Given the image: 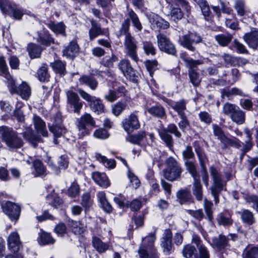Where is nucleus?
<instances>
[{"mask_svg":"<svg viewBox=\"0 0 258 258\" xmlns=\"http://www.w3.org/2000/svg\"><path fill=\"white\" fill-rule=\"evenodd\" d=\"M232 36L231 35H225L223 34L216 36L215 39L218 43L222 46H226L231 41Z\"/></svg>","mask_w":258,"mask_h":258,"instance_id":"49530a36","label":"nucleus"},{"mask_svg":"<svg viewBox=\"0 0 258 258\" xmlns=\"http://www.w3.org/2000/svg\"><path fill=\"white\" fill-rule=\"evenodd\" d=\"M184 165L185 166L186 170L190 174L194 179L200 178V176L197 172L194 162L190 160L185 161L184 162Z\"/></svg>","mask_w":258,"mask_h":258,"instance_id":"2f4dec72","label":"nucleus"},{"mask_svg":"<svg viewBox=\"0 0 258 258\" xmlns=\"http://www.w3.org/2000/svg\"><path fill=\"white\" fill-rule=\"evenodd\" d=\"M10 90L12 93H16L19 94L23 99L26 100L29 99L31 94L30 86L25 82H23L18 88L16 87L14 84H12Z\"/></svg>","mask_w":258,"mask_h":258,"instance_id":"4468645a","label":"nucleus"},{"mask_svg":"<svg viewBox=\"0 0 258 258\" xmlns=\"http://www.w3.org/2000/svg\"><path fill=\"white\" fill-rule=\"evenodd\" d=\"M145 137V133L144 132H142L137 135L130 136L127 139V140L133 144L139 145Z\"/></svg>","mask_w":258,"mask_h":258,"instance_id":"603ef678","label":"nucleus"},{"mask_svg":"<svg viewBox=\"0 0 258 258\" xmlns=\"http://www.w3.org/2000/svg\"><path fill=\"white\" fill-rule=\"evenodd\" d=\"M148 112L152 115L161 118L165 115L164 108L160 105H156L147 109Z\"/></svg>","mask_w":258,"mask_h":258,"instance_id":"473e14b6","label":"nucleus"},{"mask_svg":"<svg viewBox=\"0 0 258 258\" xmlns=\"http://www.w3.org/2000/svg\"><path fill=\"white\" fill-rule=\"evenodd\" d=\"M202 41V38L199 35L193 33L183 35L180 37L179 39L180 44L191 51L195 50V47L192 44H198L201 42Z\"/></svg>","mask_w":258,"mask_h":258,"instance_id":"6e6552de","label":"nucleus"},{"mask_svg":"<svg viewBox=\"0 0 258 258\" xmlns=\"http://www.w3.org/2000/svg\"><path fill=\"white\" fill-rule=\"evenodd\" d=\"M122 125L125 131L128 133H132L134 130H138L140 127L137 111L131 113L122 121Z\"/></svg>","mask_w":258,"mask_h":258,"instance_id":"9d476101","label":"nucleus"},{"mask_svg":"<svg viewBox=\"0 0 258 258\" xmlns=\"http://www.w3.org/2000/svg\"><path fill=\"white\" fill-rule=\"evenodd\" d=\"M236 213L240 216L242 223L246 225L251 226L256 223L253 213L248 210L242 209Z\"/></svg>","mask_w":258,"mask_h":258,"instance_id":"a211bd4d","label":"nucleus"},{"mask_svg":"<svg viewBox=\"0 0 258 258\" xmlns=\"http://www.w3.org/2000/svg\"><path fill=\"white\" fill-rule=\"evenodd\" d=\"M125 104L122 102H118L112 107V112L116 116L119 115L125 108Z\"/></svg>","mask_w":258,"mask_h":258,"instance_id":"e2e57ef3","label":"nucleus"},{"mask_svg":"<svg viewBox=\"0 0 258 258\" xmlns=\"http://www.w3.org/2000/svg\"><path fill=\"white\" fill-rule=\"evenodd\" d=\"M0 72L6 78L9 79L11 77L9 72L6 62L3 56L0 57Z\"/></svg>","mask_w":258,"mask_h":258,"instance_id":"680f3d73","label":"nucleus"},{"mask_svg":"<svg viewBox=\"0 0 258 258\" xmlns=\"http://www.w3.org/2000/svg\"><path fill=\"white\" fill-rule=\"evenodd\" d=\"M93 203V201L91 199L90 193L85 192L81 197V204L85 209V211L89 210Z\"/></svg>","mask_w":258,"mask_h":258,"instance_id":"f704fd0d","label":"nucleus"},{"mask_svg":"<svg viewBox=\"0 0 258 258\" xmlns=\"http://www.w3.org/2000/svg\"><path fill=\"white\" fill-rule=\"evenodd\" d=\"M87 125L94 127L95 121L90 114L85 113L77 120L78 135L79 138L90 134L91 130L88 128Z\"/></svg>","mask_w":258,"mask_h":258,"instance_id":"423d86ee","label":"nucleus"},{"mask_svg":"<svg viewBox=\"0 0 258 258\" xmlns=\"http://www.w3.org/2000/svg\"><path fill=\"white\" fill-rule=\"evenodd\" d=\"M51 65L53 69L58 73L63 74L65 73L66 64L63 62L57 60Z\"/></svg>","mask_w":258,"mask_h":258,"instance_id":"0e129e2a","label":"nucleus"},{"mask_svg":"<svg viewBox=\"0 0 258 258\" xmlns=\"http://www.w3.org/2000/svg\"><path fill=\"white\" fill-rule=\"evenodd\" d=\"M80 96L89 102V105L91 110L98 114L104 112V105L101 99L95 96H92L84 90L79 89L78 90Z\"/></svg>","mask_w":258,"mask_h":258,"instance_id":"0eeeda50","label":"nucleus"},{"mask_svg":"<svg viewBox=\"0 0 258 258\" xmlns=\"http://www.w3.org/2000/svg\"><path fill=\"white\" fill-rule=\"evenodd\" d=\"M95 157L96 159L101 162L106 168L112 169L115 167V162L114 160L108 159L106 157L99 153H97Z\"/></svg>","mask_w":258,"mask_h":258,"instance_id":"72a5a7b5","label":"nucleus"},{"mask_svg":"<svg viewBox=\"0 0 258 258\" xmlns=\"http://www.w3.org/2000/svg\"><path fill=\"white\" fill-rule=\"evenodd\" d=\"M188 74L190 82L195 87H198L200 85L201 82V78L200 77L199 74L197 71L189 72Z\"/></svg>","mask_w":258,"mask_h":258,"instance_id":"09e8293b","label":"nucleus"},{"mask_svg":"<svg viewBox=\"0 0 258 258\" xmlns=\"http://www.w3.org/2000/svg\"><path fill=\"white\" fill-rule=\"evenodd\" d=\"M124 45L126 54L135 61L137 62L138 57L137 54V42L130 33L126 34Z\"/></svg>","mask_w":258,"mask_h":258,"instance_id":"1a4fd4ad","label":"nucleus"},{"mask_svg":"<svg viewBox=\"0 0 258 258\" xmlns=\"http://www.w3.org/2000/svg\"><path fill=\"white\" fill-rule=\"evenodd\" d=\"M243 258H258V247H252L245 250Z\"/></svg>","mask_w":258,"mask_h":258,"instance_id":"3c124183","label":"nucleus"},{"mask_svg":"<svg viewBox=\"0 0 258 258\" xmlns=\"http://www.w3.org/2000/svg\"><path fill=\"white\" fill-rule=\"evenodd\" d=\"M33 122L36 132L44 137H47L48 134L46 128L45 122L43 120L40 116L34 114Z\"/></svg>","mask_w":258,"mask_h":258,"instance_id":"f3484780","label":"nucleus"},{"mask_svg":"<svg viewBox=\"0 0 258 258\" xmlns=\"http://www.w3.org/2000/svg\"><path fill=\"white\" fill-rule=\"evenodd\" d=\"M166 168L163 175L167 180L173 181L180 179L183 169L179 162L173 157H169L166 161Z\"/></svg>","mask_w":258,"mask_h":258,"instance_id":"7ed1b4c3","label":"nucleus"},{"mask_svg":"<svg viewBox=\"0 0 258 258\" xmlns=\"http://www.w3.org/2000/svg\"><path fill=\"white\" fill-rule=\"evenodd\" d=\"M4 213L12 220L16 221L19 219L21 208L19 206L11 202H6L3 206Z\"/></svg>","mask_w":258,"mask_h":258,"instance_id":"ddd939ff","label":"nucleus"},{"mask_svg":"<svg viewBox=\"0 0 258 258\" xmlns=\"http://www.w3.org/2000/svg\"><path fill=\"white\" fill-rule=\"evenodd\" d=\"M0 135L2 140L10 150L17 149L21 148L23 145L22 139L12 128L6 126H1Z\"/></svg>","mask_w":258,"mask_h":258,"instance_id":"f257e3e1","label":"nucleus"},{"mask_svg":"<svg viewBox=\"0 0 258 258\" xmlns=\"http://www.w3.org/2000/svg\"><path fill=\"white\" fill-rule=\"evenodd\" d=\"M181 58L184 62L185 67L188 69V73L191 71H197L198 66L203 63V61L201 60H194L191 58H187L184 55H181Z\"/></svg>","mask_w":258,"mask_h":258,"instance_id":"4be33fe9","label":"nucleus"},{"mask_svg":"<svg viewBox=\"0 0 258 258\" xmlns=\"http://www.w3.org/2000/svg\"><path fill=\"white\" fill-rule=\"evenodd\" d=\"M80 188L79 185L76 183H73L68 190L69 196L74 198L79 194Z\"/></svg>","mask_w":258,"mask_h":258,"instance_id":"69168bd1","label":"nucleus"},{"mask_svg":"<svg viewBox=\"0 0 258 258\" xmlns=\"http://www.w3.org/2000/svg\"><path fill=\"white\" fill-rule=\"evenodd\" d=\"M234 8L238 15L242 16L245 14V4L242 0H236L235 1Z\"/></svg>","mask_w":258,"mask_h":258,"instance_id":"6e6d98bb","label":"nucleus"},{"mask_svg":"<svg viewBox=\"0 0 258 258\" xmlns=\"http://www.w3.org/2000/svg\"><path fill=\"white\" fill-rule=\"evenodd\" d=\"M228 239L223 235H219L218 237H213L212 239V245L217 248H224L227 244Z\"/></svg>","mask_w":258,"mask_h":258,"instance_id":"7c9ffc66","label":"nucleus"},{"mask_svg":"<svg viewBox=\"0 0 258 258\" xmlns=\"http://www.w3.org/2000/svg\"><path fill=\"white\" fill-rule=\"evenodd\" d=\"M160 135L161 139L166 143L168 147H172L173 141L171 135H169L165 130L161 132Z\"/></svg>","mask_w":258,"mask_h":258,"instance_id":"4d7b16f0","label":"nucleus"},{"mask_svg":"<svg viewBox=\"0 0 258 258\" xmlns=\"http://www.w3.org/2000/svg\"><path fill=\"white\" fill-rule=\"evenodd\" d=\"M182 155L183 159L185 160L186 161L189 160V159L194 158L195 157V154L192 151V148L191 146L189 145L186 146L185 148V149L182 151Z\"/></svg>","mask_w":258,"mask_h":258,"instance_id":"bf43d9fd","label":"nucleus"},{"mask_svg":"<svg viewBox=\"0 0 258 258\" xmlns=\"http://www.w3.org/2000/svg\"><path fill=\"white\" fill-rule=\"evenodd\" d=\"M8 244L12 252H19L21 247V242L18 232H13L10 234L8 238Z\"/></svg>","mask_w":258,"mask_h":258,"instance_id":"dca6fc26","label":"nucleus"},{"mask_svg":"<svg viewBox=\"0 0 258 258\" xmlns=\"http://www.w3.org/2000/svg\"><path fill=\"white\" fill-rule=\"evenodd\" d=\"M193 194L198 201H201L203 198L202 186L200 181V178L194 179L192 188Z\"/></svg>","mask_w":258,"mask_h":258,"instance_id":"c9c22d12","label":"nucleus"},{"mask_svg":"<svg viewBox=\"0 0 258 258\" xmlns=\"http://www.w3.org/2000/svg\"><path fill=\"white\" fill-rule=\"evenodd\" d=\"M42 50L40 46L34 43L29 44L27 47V51L31 58L39 57Z\"/></svg>","mask_w":258,"mask_h":258,"instance_id":"cd10ccee","label":"nucleus"},{"mask_svg":"<svg viewBox=\"0 0 258 258\" xmlns=\"http://www.w3.org/2000/svg\"><path fill=\"white\" fill-rule=\"evenodd\" d=\"M39 235L38 242L40 244L46 245L54 242V239L47 232L42 231L39 233Z\"/></svg>","mask_w":258,"mask_h":258,"instance_id":"e433bc0d","label":"nucleus"},{"mask_svg":"<svg viewBox=\"0 0 258 258\" xmlns=\"http://www.w3.org/2000/svg\"><path fill=\"white\" fill-rule=\"evenodd\" d=\"M192 242L195 243L198 249L199 258H209L210 254L207 248L202 243L200 238L197 236H194Z\"/></svg>","mask_w":258,"mask_h":258,"instance_id":"412c9836","label":"nucleus"},{"mask_svg":"<svg viewBox=\"0 0 258 258\" xmlns=\"http://www.w3.org/2000/svg\"><path fill=\"white\" fill-rule=\"evenodd\" d=\"M79 81L81 84L89 86L93 90H95L98 86L97 80L90 76H83L80 78Z\"/></svg>","mask_w":258,"mask_h":258,"instance_id":"393cba45","label":"nucleus"},{"mask_svg":"<svg viewBox=\"0 0 258 258\" xmlns=\"http://www.w3.org/2000/svg\"><path fill=\"white\" fill-rule=\"evenodd\" d=\"M153 19V24L156 25L157 27L163 29L169 28V23L168 22L165 21L159 16L156 15L154 16Z\"/></svg>","mask_w":258,"mask_h":258,"instance_id":"a19ab883","label":"nucleus"},{"mask_svg":"<svg viewBox=\"0 0 258 258\" xmlns=\"http://www.w3.org/2000/svg\"><path fill=\"white\" fill-rule=\"evenodd\" d=\"M79 50V47L77 43L71 42L63 50L64 56L68 57H74L77 55Z\"/></svg>","mask_w":258,"mask_h":258,"instance_id":"b1692460","label":"nucleus"},{"mask_svg":"<svg viewBox=\"0 0 258 258\" xmlns=\"http://www.w3.org/2000/svg\"><path fill=\"white\" fill-rule=\"evenodd\" d=\"M245 112L241 110L240 108L237 110L234 116L231 118V120L237 124H243L245 121Z\"/></svg>","mask_w":258,"mask_h":258,"instance_id":"ea45409f","label":"nucleus"},{"mask_svg":"<svg viewBox=\"0 0 258 258\" xmlns=\"http://www.w3.org/2000/svg\"><path fill=\"white\" fill-rule=\"evenodd\" d=\"M118 66L119 69L127 79L131 80L134 79L135 72L131 67L128 60L125 59H122L119 62Z\"/></svg>","mask_w":258,"mask_h":258,"instance_id":"2eb2a0df","label":"nucleus"},{"mask_svg":"<svg viewBox=\"0 0 258 258\" xmlns=\"http://www.w3.org/2000/svg\"><path fill=\"white\" fill-rule=\"evenodd\" d=\"M128 18L131 19L133 26L139 31L142 29V25L137 15L132 10H131L128 13Z\"/></svg>","mask_w":258,"mask_h":258,"instance_id":"58836bf2","label":"nucleus"},{"mask_svg":"<svg viewBox=\"0 0 258 258\" xmlns=\"http://www.w3.org/2000/svg\"><path fill=\"white\" fill-rule=\"evenodd\" d=\"M15 6H13L10 2L7 1L2 2L0 0V9L2 12L4 14L10 15L12 12L14 11Z\"/></svg>","mask_w":258,"mask_h":258,"instance_id":"37998d69","label":"nucleus"},{"mask_svg":"<svg viewBox=\"0 0 258 258\" xmlns=\"http://www.w3.org/2000/svg\"><path fill=\"white\" fill-rule=\"evenodd\" d=\"M218 222L220 225L230 226L232 225L233 221L231 217H226L224 215L220 214L218 218Z\"/></svg>","mask_w":258,"mask_h":258,"instance_id":"774afa93","label":"nucleus"},{"mask_svg":"<svg viewBox=\"0 0 258 258\" xmlns=\"http://www.w3.org/2000/svg\"><path fill=\"white\" fill-rule=\"evenodd\" d=\"M91 27L89 31L90 40H93L98 36L103 34L100 25L96 23L93 20H91Z\"/></svg>","mask_w":258,"mask_h":258,"instance_id":"bb28decb","label":"nucleus"},{"mask_svg":"<svg viewBox=\"0 0 258 258\" xmlns=\"http://www.w3.org/2000/svg\"><path fill=\"white\" fill-rule=\"evenodd\" d=\"M186 103L184 100H181L176 102L172 103L170 105L172 108L176 111L180 116L185 115L184 111L186 109Z\"/></svg>","mask_w":258,"mask_h":258,"instance_id":"c756f323","label":"nucleus"},{"mask_svg":"<svg viewBox=\"0 0 258 258\" xmlns=\"http://www.w3.org/2000/svg\"><path fill=\"white\" fill-rule=\"evenodd\" d=\"M23 136L26 141L34 147H36L37 143L40 141V138L34 134L33 130L31 127L26 128V131L23 134Z\"/></svg>","mask_w":258,"mask_h":258,"instance_id":"5701e85b","label":"nucleus"},{"mask_svg":"<svg viewBox=\"0 0 258 258\" xmlns=\"http://www.w3.org/2000/svg\"><path fill=\"white\" fill-rule=\"evenodd\" d=\"M53 120V122L51 125L48 124L49 130L55 138L60 137L67 132L66 128L62 124L61 115L56 114Z\"/></svg>","mask_w":258,"mask_h":258,"instance_id":"f8f14e48","label":"nucleus"},{"mask_svg":"<svg viewBox=\"0 0 258 258\" xmlns=\"http://www.w3.org/2000/svg\"><path fill=\"white\" fill-rule=\"evenodd\" d=\"M67 96V104L80 99L78 94L72 90L70 89L66 91Z\"/></svg>","mask_w":258,"mask_h":258,"instance_id":"052dcab7","label":"nucleus"},{"mask_svg":"<svg viewBox=\"0 0 258 258\" xmlns=\"http://www.w3.org/2000/svg\"><path fill=\"white\" fill-rule=\"evenodd\" d=\"M117 60V57L114 54L111 56L107 55L102 58L101 63L106 67L110 68L113 66L114 62Z\"/></svg>","mask_w":258,"mask_h":258,"instance_id":"8fccbe9b","label":"nucleus"},{"mask_svg":"<svg viewBox=\"0 0 258 258\" xmlns=\"http://www.w3.org/2000/svg\"><path fill=\"white\" fill-rule=\"evenodd\" d=\"M195 2L199 5L203 15L207 19V17L210 15V11L206 1L205 0H195Z\"/></svg>","mask_w":258,"mask_h":258,"instance_id":"de8ad7c7","label":"nucleus"},{"mask_svg":"<svg viewBox=\"0 0 258 258\" xmlns=\"http://www.w3.org/2000/svg\"><path fill=\"white\" fill-rule=\"evenodd\" d=\"M210 171L213 180V183L210 187V190L214 198L215 203L217 204L219 202V194L223 190L225 183L222 180L220 174L214 167H210Z\"/></svg>","mask_w":258,"mask_h":258,"instance_id":"39448f33","label":"nucleus"},{"mask_svg":"<svg viewBox=\"0 0 258 258\" xmlns=\"http://www.w3.org/2000/svg\"><path fill=\"white\" fill-rule=\"evenodd\" d=\"M212 206L213 203H212L211 201H208L206 199H205L204 207L207 217L210 220H211L212 219Z\"/></svg>","mask_w":258,"mask_h":258,"instance_id":"338daca9","label":"nucleus"},{"mask_svg":"<svg viewBox=\"0 0 258 258\" xmlns=\"http://www.w3.org/2000/svg\"><path fill=\"white\" fill-rule=\"evenodd\" d=\"M244 41L251 48L255 49L258 46V31L254 30L243 36Z\"/></svg>","mask_w":258,"mask_h":258,"instance_id":"aec40b11","label":"nucleus"},{"mask_svg":"<svg viewBox=\"0 0 258 258\" xmlns=\"http://www.w3.org/2000/svg\"><path fill=\"white\" fill-rule=\"evenodd\" d=\"M83 102L81 101L80 99H79L75 102H72L67 104V106L68 107L72 108L73 109L74 112L79 114L80 110L83 107Z\"/></svg>","mask_w":258,"mask_h":258,"instance_id":"13d9d810","label":"nucleus"},{"mask_svg":"<svg viewBox=\"0 0 258 258\" xmlns=\"http://www.w3.org/2000/svg\"><path fill=\"white\" fill-rule=\"evenodd\" d=\"M157 38L158 47L161 51L171 55L176 54V50L174 45L166 36L159 34L157 36Z\"/></svg>","mask_w":258,"mask_h":258,"instance_id":"9b49d317","label":"nucleus"},{"mask_svg":"<svg viewBox=\"0 0 258 258\" xmlns=\"http://www.w3.org/2000/svg\"><path fill=\"white\" fill-rule=\"evenodd\" d=\"M92 245L94 248L99 253L104 252L108 249L109 246L108 243L102 242L97 237H94L93 238Z\"/></svg>","mask_w":258,"mask_h":258,"instance_id":"a878e982","label":"nucleus"},{"mask_svg":"<svg viewBox=\"0 0 258 258\" xmlns=\"http://www.w3.org/2000/svg\"><path fill=\"white\" fill-rule=\"evenodd\" d=\"M33 166L36 176H40L44 174L45 169L40 161L38 160L34 161L33 162Z\"/></svg>","mask_w":258,"mask_h":258,"instance_id":"5fc2aeb1","label":"nucleus"},{"mask_svg":"<svg viewBox=\"0 0 258 258\" xmlns=\"http://www.w3.org/2000/svg\"><path fill=\"white\" fill-rule=\"evenodd\" d=\"M170 6V16L174 21L181 19L184 15L190 13V7L185 0H166Z\"/></svg>","mask_w":258,"mask_h":258,"instance_id":"f03ea898","label":"nucleus"},{"mask_svg":"<svg viewBox=\"0 0 258 258\" xmlns=\"http://www.w3.org/2000/svg\"><path fill=\"white\" fill-rule=\"evenodd\" d=\"M92 178L96 184L102 187L106 188L110 185L108 178L104 173L94 172L92 173Z\"/></svg>","mask_w":258,"mask_h":258,"instance_id":"6ab92c4d","label":"nucleus"},{"mask_svg":"<svg viewBox=\"0 0 258 258\" xmlns=\"http://www.w3.org/2000/svg\"><path fill=\"white\" fill-rule=\"evenodd\" d=\"M69 225L72 230L76 235H81L85 231V228L83 225L79 221H71Z\"/></svg>","mask_w":258,"mask_h":258,"instance_id":"4c0bfd02","label":"nucleus"},{"mask_svg":"<svg viewBox=\"0 0 258 258\" xmlns=\"http://www.w3.org/2000/svg\"><path fill=\"white\" fill-rule=\"evenodd\" d=\"M47 200L49 205L55 208H57L58 206L62 203V199L59 198L55 193L48 195L47 197Z\"/></svg>","mask_w":258,"mask_h":258,"instance_id":"c03bdc74","label":"nucleus"},{"mask_svg":"<svg viewBox=\"0 0 258 258\" xmlns=\"http://www.w3.org/2000/svg\"><path fill=\"white\" fill-rule=\"evenodd\" d=\"M48 27L55 34L65 35V25L62 23H55L50 22L47 24Z\"/></svg>","mask_w":258,"mask_h":258,"instance_id":"c85d7f7f","label":"nucleus"},{"mask_svg":"<svg viewBox=\"0 0 258 258\" xmlns=\"http://www.w3.org/2000/svg\"><path fill=\"white\" fill-rule=\"evenodd\" d=\"M220 141L223 144V148H226L228 146L238 147L239 146L238 140L236 138L230 139L224 136Z\"/></svg>","mask_w":258,"mask_h":258,"instance_id":"79ce46f5","label":"nucleus"},{"mask_svg":"<svg viewBox=\"0 0 258 258\" xmlns=\"http://www.w3.org/2000/svg\"><path fill=\"white\" fill-rule=\"evenodd\" d=\"M156 239L155 234H152L143 239V245L139 249L141 258H159L157 250L154 246Z\"/></svg>","mask_w":258,"mask_h":258,"instance_id":"20e7f679","label":"nucleus"},{"mask_svg":"<svg viewBox=\"0 0 258 258\" xmlns=\"http://www.w3.org/2000/svg\"><path fill=\"white\" fill-rule=\"evenodd\" d=\"M225 24L227 27L232 30L238 29V23L235 19V15H230L225 20Z\"/></svg>","mask_w":258,"mask_h":258,"instance_id":"a18cd8bd","label":"nucleus"},{"mask_svg":"<svg viewBox=\"0 0 258 258\" xmlns=\"http://www.w3.org/2000/svg\"><path fill=\"white\" fill-rule=\"evenodd\" d=\"M196 251V248L190 244H187L183 246L182 249V255L185 258H192Z\"/></svg>","mask_w":258,"mask_h":258,"instance_id":"864d4df0","label":"nucleus"}]
</instances>
